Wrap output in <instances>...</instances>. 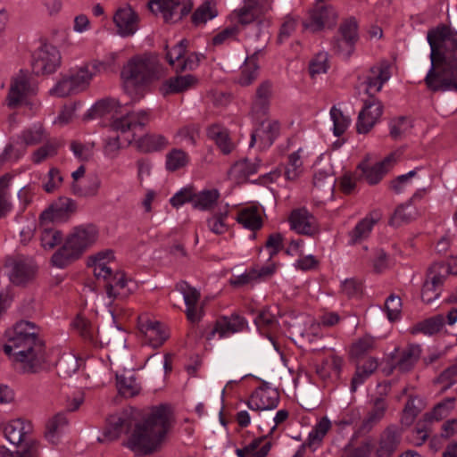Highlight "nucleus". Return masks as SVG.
<instances>
[{
	"label": "nucleus",
	"instance_id": "nucleus-1",
	"mask_svg": "<svg viewBox=\"0 0 457 457\" xmlns=\"http://www.w3.org/2000/svg\"><path fill=\"white\" fill-rule=\"evenodd\" d=\"M138 411L133 408L110 415L104 436L113 441L121 434L129 433L134 427L126 445L136 455H147L161 445L171 426V415L168 405L160 404L152 407L142 422H138Z\"/></svg>",
	"mask_w": 457,
	"mask_h": 457
},
{
	"label": "nucleus",
	"instance_id": "nucleus-2",
	"mask_svg": "<svg viewBox=\"0 0 457 457\" xmlns=\"http://www.w3.org/2000/svg\"><path fill=\"white\" fill-rule=\"evenodd\" d=\"M431 48L429 69L425 83L434 91H457V32L441 24L427 34Z\"/></svg>",
	"mask_w": 457,
	"mask_h": 457
},
{
	"label": "nucleus",
	"instance_id": "nucleus-3",
	"mask_svg": "<svg viewBox=\"0 0 457 457\" xmlns=\"http://www.w3.org/2000/svg\"><path fill=\"white\" fill-rule=\"evenodd\" d=\"M40 328L33 322L20 320L12 336L4 345V352L19 363L24 373H37L46 361V344L39 337Z\"/></svg>",
	"mask_w": 457,
	"mask_h": 457
},
{
	"label": "nucleus",
	"instance_id": "nucleus-4",
	"mask_svg": "<svg viewBox=\"0 0 457 457\" xmlns=\"http://www.w3.org/2000/svg\"><path fill=\"white\" fill-rule=\"evenodd\" d=\"M150 121V112L141 110L138 112H129L120 118L114 119L111 123V128L115 131L126 133L132 132V138L129 139L131 143L135 141L137 150L143 153H151L159 151L166 144V138L162 135L145 134L136 138L137 130H141Z\"/></svg>",
	"mask_w": 457,
	"mask_h": 457
},
{
	"label": "nucleus",
	"instance_id": "nucleus-5",
	"mask_svg": "<svg viewBox=\"0 0 457 457\" xmlns=\"http://www.w3.org/2000/svg\"><path fill=\"white\" fill-rule=\"evenodd\" d=\"M97 237L98 229L93 224L74 228L63 245L52 255L53 265L63 269L71 264L96 242Z\"/></svg>",
	"mask_w": 457,
	"mask_h": 457
},
{
	"label": "nucleus",
	"instance_id": "nucleus-6",
	"mask_svg": "<svg viewBox=\"0 0 457 457\" xmlns=\"http://www.w3.org/2000/svg\"><path fill=\"white\" fill-rule=\"evenodd\" d=\"M163 75V68L155 54H144L129 60L121 71L125 86H143L159 79Z\"/></svg>",
	"mask_w": 457,
	"mask_h": 457
},
{
	"label": "nucleus",
	"instance_id": "nucleus-7",
	"mask_svg": "<svg viewBox=\"0 0 457 457\" xmlns=\"http://www.w3.org/2000/svg\"><path fill=\"white\" fill-rule=\"evenodd\" d=\"M76 203L70 198H60L55 204H51L40 215V241L46 250H52L62 242V231L52 227L54 221L67 219L69 213L74 212Z\"/></svg>",
	"mask_w": 457,
	"mask_h": 457
},
{
	"label": "nucleus",
	"instance_id": "nucleus-8",
	"mask_svg": "<svg viewBox=\"0 0 457 457\" xmlns=\"http://www.w3.org/2000/svg\"><path fill=\"white\" fill-rule=\"evenodd\" d=\"M106 68V64L100 62H95L92 64V70H90L89 66L86 64L79 68L77 71H71L69 75L63 77L56 83L50 92L52 95L59 97H64L82 92L88 87L90 81L96 73L105 71Z\"/></svg>",
	"mask_w": 457,
	"mask_h": 457
},
{
	"label": "nucleus",
	"instance_id": "nucleus-9",
	"mask_svg": "<svg viewBox=\"0 0 457 457\" xmlns=\"http://www.w3.org/2000/svg\"><path fill=\"white\" fill-rule=\"evenodd\" d=\"M61 64L59 50L53 45L43 44L33 54L32 71L36 75L54 73Z\"/></svg>",
	"mask_w": 457,
	"mask_h": 457
},
{
	"label": "nucleus",
	"instance_id": "nucleus-10",
	"mask_svg": "<svg viewBox=\"0 0 457 457\" xmlns=\"http://www.w3.org/2000/svg\"><path fill=\"white\" fill-rule=\"evenodd\" d=\"M358 24L354 18H349L343 21L338 29V36L332 42V49L336 54L345 58L351 56L354 50V45L358 40Z\"/></svg>",
	"mask_w": 457,
	"mask_h": 457
},
{
	"label": "nucleus",
	"instance_id": "nucleus-11",
	"mask_svg": "<svg viewBox=\"0 0 457 457\" xmlns=\"http://www.w3.org/2000/svg\"><path fill=\"white\" fill-rule=\"evenodd\" d=\"M180 4V0H150L148 7L153 13L161 12L165 22H173L182 20L193 8L191 2L183 3L179 14L176 20H173L177 14V8Z\"/></svg>",
	"mask_w": 457,
	"mask_h": 457
},
{
	"label": "nucleus",
	"instance_id": "nucleus-12",
	"mask_svg": "<svg viewBox=\"0 0 457 457\" xmlns=\"http://www.w3.org/2000/svg\"><path fill=\"white\" fill-rule=\"evenodd\" d=\"M383 112V105L381 102L370 96L364 101L362 110L359 112L356 124L357 132L360 134H367L376 124Z\"/></svg>",
	"mask_w": 457,
	"mask_h": 457
},
{
	"label": "nucleus",
	"instance_id": "nucleus-13",
	"mask_svg": "<svg viewBox=\"0 0 457 457\" xmlns=\"http://www.w3.org/2000/svg\"><path fill=\"white\" fill-rule=\"evenodd\" d=\"M369 160L370 155L367 154L364 160L358 164L356 170L357 171H361L359 177L361 179L365 178L370 185L378 184L387 172V166L395 162L394 154H389L383 161L377 162L371 167L368 164Z\"/></svg>",
	"mask_w": 457,
	"mask_h": 457
},
{
	"label": "nucleus",
	"instance_id": "nucleus-14",
	"mask_svg": "<svg viewBox=\"0 0 457 457\" xmlns=\"http://www.w3.org/2000/svg\"><path fill=\"white\" fill-rule=\"evenodd\" d=\"M337 19V13L331 5H320L317 4L310 14V22L304 23L305 29L312 32H318L324 28H332Z\"/></svg>",
	"mask_w": 457,
	"mask_h": 457
},
{
	"label": "nucleus",
	"instance_id": "nucleus-15",
	"mask_svg": "<svg viewBox=\"0 0 457 457\" xmlns=\"http://www.w3.org/2000/svg\"><path fill=\"white\" fill-rule=\"evenodd\" d=\"M289 222L291 228L298 234L313 236L319 232L316 218L305 208L293 210Z\"/></svg>",
	"mask_w": 457,
	"mask_h": 457
},
{
	"label": "nucleus",
	"instance_id": "nucleus-16",
	"mask_svg": "<svg viewBox=\"0 0 457 457\" xmlns=\"http://www.w3.org/2000/svg\"><path fill=\"white\" fill-rule=\"evenodd\" d=\"M421 349L419 345L410 344L403 350L395 348L391 353L390 360L395 361V367L401 373L411 371L420 358Z\"/></svg>",
	"mask_w": 457,
	"mask_h": 457
},
{
	"label": "nucleus",
	"instance_id": "nucleus-17",
	"mask_svg": "<svg viewBox=\"0 0 457 457\" xmlns=\"http://www.w3.org/2000/svg\"><path fill=\"white\" fill-rule=\"evenodd\" d=\"M246 326V321L244 317L237 313L230 316H222L219 318L211 332L207 335V340H211L216 333L223 337L228 334H234L242 331Z\"/></svg>",
	"mask_w": 457,
	"mask_h": 457
},
{
	"label": "nucleus",
	"instance_id": "nucleus-18",
	"mask_svg": "<svg viewBox=\"0 0 457 457\" xmlns=\"http://www.w3.org/2000/svg\"><path fill=\"white\" fill-rule=\"evenodd\" d=\"M33 94L27 76L21 73L12 80L7 96V104L10 108H16L22 101Z\"/></svg>",
	"mask_w": 457,
	"mask_h": 457
},
{
	"label": "nucleus",
	"instance_id": "nucleus-19",
	"mask_svg": "<svg viewBox=\"0 0 457 457\" xmlns=\"http://www.w3.org/2000/svg\"><path fill=\"white\" fill-rule=\"evenodd\" d=\"M113 21L118 28V32L122 37H128L137 31L138 16L130 6H126L117 10Z\"/></svg>",
	"mask_w": 457,
	"mask_h": 457
},
{
	"label": "nucleus",
	"instance_id": "nucleus-20",
	"mask_svg": "<svg viewBox=\"0 0 457 457\" xmlns=\"http://www.w3.org/2000/svg\"><path fill=\"white\" fill-rule=\"evenodd\" d=\"M436 265L429 269L427 279L423 283L421 299L426 303H430L440 295L445 280V277L436 272Z\"/></svg>",
	"mask_w": 457,
	"mask_h": 457
},
{
	"label": "nucleus",
	"instance_id": "nucleus-21",
	"mask_svg": "<svg viewBox=\"0 0 457 457\" xmlns=\"http://www.w3.org/2000/svg\"><path fill=\"white\" fill-rule=\"evenodd\" d=\"M279 402V395L276 390L255 391L253 392L246 404L253 411H266L275 409Z\"/></svg>",
	"mask_w": 457,
	"mask_h": 457
},
{
	"label": "nucleus",
	"instance_id": "nucleus-22",
	"mask_svg": "<svg viewBox=\"0 0 457 457\" xmlns=\"http://www.w3.org/2000/svg\"><path fill=\"white\" fill-rule=\"evenodd\" d=\"M401 443V434L396 428L388 427L381 434L376 457H392Z\"/></svg>",
	"mask_w": 457,
	"mask_h": 457
},
{
	"label": "nucleus",
	"instance_id": "nucleus-23",
	"mask_svg": "<svg viewBox=\"0 0 457 457\" xmlns=\"http://www.w3.org/2000/svg\"><path fill=\"white\" fill-rule=\"evenodd\" d=\"M278 133L279 124L278 121H262L251 135L250 147L254 145L257 138L260 139L263 146H270Z\"/></svg>",
	"mask_w": 457,
	"mask_h": 457
},
{
	"label": "nucleus",
	"instance_id": "nucleus-24",
	"mask_svg": "<svg viewBox=\"0 0 457 457\" xmlns=\"http://www.w3.org/2000/svg\"><path fill=\"white\" fill-rule=\"evenodd\" d=\"M197 84V79L191 74L175 76L166 79L160 87L163 96L179 94L193 87Z\"/></svg>",
	"mask_w": 457,
	"mask_h": 457
},
{
	"label": "nucleus",
	"instance_id": "nucleus-25",
	"mask_svg": "<svg viewBox=\"0 0 457 457\" xmlns=\"http://www.w3.org/2000/svg\"><path fill=\"white\" fill-rule=\"evenodd\" d=\"M5 438L12 445L21 446L23 449L28 448V445L35 442L29 439L25 426L22 420H15L9 422L4 428Z\"/></svg>",
	"mask_w": 457,
	"mask_h": 457
},
{
	"label": "nucleus",
	"instance_id": "nucleus-26",
	"mask_svg": "<svg viewBox=\"0 0 457 457\" xmlns=\"http://www.w3.org/2000/svg\"><path fill=\"white\" fill-rule=\"evenodd\" d=\"M177 289L179 290L184 296L185 303L187 305V317L191 322H195L199 320L196 312V304L200 299V292L191 287L186 281H180L177 284Z\"/></svg>",
	"mask_w": 457,
	"mask_h": 457
},
{
	"label": "nucleus",
	"instance_id": "nucleus-27",
	"mask_svg": "<svg viewBox=\"0 0 457 457\" xmlns=\"http://www.w3.org/2000/svg\"><path fill=\"white\" fill-rule=\"evenodd\" d=\"M37 267L30 262L20 260L14 262L10 279L16 286L30 282L36 275Z\"/></svg>",
	"mask_w": 457,
	"mask_h": 457
},
{
	"label": "nucleus",
	"instance_id": "nucleus-28",
	"mask_svg": "<svg viewBox=\"0 0 457 457\" xmlns=\"http://www.w3.org/2000/svg\"><path fill=\"white\" fill-rule=\"evenodd\" d=\"M389 69L390 65L387 61H382L379 65L370 68V71L372 76L368 77L366 79V93L370 96H372L370 90L373 87H375L376 92H378L381 90L383 84L389 79Z\"/></svg>",
	"mask_w": 457,
	"mask_h": 457
},
{
	"label": "nucleus",
	"instance_id": "nucleus-29",
	"mask_svg": "<svg viewBox=\"0 0 457 457\" xmlns=\"http://www.w3.org/2000/svg\"><path fill=\"white\" fill-rule=\"evenodd\" d=\"M386 403L384 398L378 397L374 401L372 410L368 413L367 417L361 422L356 434L364 435L369 433L372 428L381 420L386 410Z\"/></svg>",
	"mask_w": 457,
	"mask_h": 457
},
{
	"label": "nucleus",
	"instance_id": "nucleus-30",
	"mask_svg": "<svg viewBox=\"0 0 457 457\" xmlns=\"http://www.w3.org/2000/svg\"><path fill=\"white\" fill-rule=\"evenodd\" d=\"M419 196V194L416 193L405 204H399L393 215L389 220V225L393 227H399L402 224L409 223L416 218L417 212L410 209L412 204V200Z\"/></svg>",
	"mask_w": 457,
	"mask_h": 457
},
{
	"label": "nucleus",
	"instance_id": "nucleus-31",
	"mask_svg": "<svg viewBox=\"0 0 457 457\" xmlns=\"http://www.w3.org/2000/svg\"><path fill=\"white\" fill-rule=\"evenodd\" d=\"M238 223L251 230H258L262 227V219L257 206L242 209L237 217Z\"/></svg>",
	"mask_w": 457,
	"mask_h": 457
},
{
	"label": "nucleus",
	"instance_id": "nucleus-32",
	"mask_svg": "<svg viewBox=\"0 0 457 457\" xmlns=\"http://www.w3.org/2000/svg\"><path fill=\"white\" fill-rule=\"evenodd\" d=\"M207 136L215 142L223 154H228L232 151L233 145L226 129L218 124H213L208 128Z\"/></svg>",
	"mask_w": 457,
	"mask_h": 457
},
{
	"label": "nucleus",
	"instance_id": "nucleus-33",
	"mask_svg": "<svg viewBox=\"0 0 457 457\" xmlns=\"http://www.w3.org/2000/svg\"><path fill=\"white\" fill-rule=\"evenodd\" d=\"M113 272L110 267L106 265V262H102L98 264V266L94 267V275L97 278H104L106 281L105 291L110 298H116L118 295H121L123 297H127L129 295L132 293L130 288H128L127 293L115 292L113 290V284L111 281V278L113 277Z\"/></svg>",
	"mask_w": 457,
	"mask_h": 457
},
{
	"label": "nucleus",
	"instance_id": "nucleus-34",
	"mask_svg": "<svg viewBox=\"0 0 457 457\" xmlns=\"http://www.w3.org/2000/svg\"><path fill=\"white\" fill-rule=\"evenodd\" d=\"M219 198L220 193L217 189L203 190L195 193L193 206L203 211L212 210L216 205Z\"/></svg>",
	"mask_w": 457,
	"mask_h": 457
},
{
	"label": "nucleus",
	"instance_id": "nucleus-35",
	"mask_svg": "<svg viewBox=\"0 0 457 457\" xmlns=\"http://www.w3.org/2000/svg\"><path fill=\"white\" fill-rule=\"evenodd\" d=\"M445 318L443 315L438 314L428 318L423 321L417 323L411 330V333L415 335L417 333H423L425 335H434L440 331L444 326Z\"/></svg>",
	"mask_w": 457,
	"mask_h": 457
},
{
	"label": "nucleus",
	"instance_id": "nucleus-36",
	"mask_svg": "<svg viewBox=\"0 0 457 457\" xmlns=\"http://www.w3.org/2000/svg\"><path fill=\"white\" fill-rule=\"evenodd\" d=\"M272 85L269 80L262 82L256 89L253 109L255 112H266L271 96Z\"/></svg>",
	"mask_w": 457,
	"mask_h": 457
},
{
	"label": "nucleus",
	"instance_id": "nucleus-37",
	"mask_svg": "<svg viewBox=\"0 0 457 457\" xmlns=\"http://www.w3.org/2000/svg\"><path fill=\"white\" fill-rule=\"evenodd\" d=\"M116 381L118 391L124 397H133L140 392L141 387L132 375L116 374Z\"/></svg>",
	"mask_w": 457,
	"mask_h": 457
},
{
	"label": "nucleus",
	"instance_id": "nucleus-38",
	"mask_svg": "<svg viewBox=\"0 0 457 457\" xmlns=\"http://www.w3.org/2000/svg\"><path fill=\"white\" fill-rule=\"evenodd\" d=\"M68 424V420L63 413H57L46 425V438L53 445L59 442V435Z\"/></svg>",
	"mask_w": 457,
	"mask_h": 457
},
{
	"label": "nucleus",
	"instance_id": "nucleus-39",
	"mask_svg": "<svg viewBox=\"0 0 457 457\" xmlns=\"http://www.w3.org/2000/svg\"><path fill=\"white\" fill-rule=\"evenodd\" d=\"M145 327V337L154 348L160 347L167 340L168 335L162 329L158 321H147Z\"/></svg>",
	"mask_w": 457,
	"mask_h": 457
},
{
	"label": "nucleus",
	"instance_id": "nucleus-40",
	"mask_svg": "<svg viewBox=\"0 0 457 457\" xmlns=\"http://www.w3.org/2000/svg\"><path fill=\"white\" fill-rule=\"evenodd\" d=\"M356 362V373L355 377L352 379V389H356V384H361L372 374L378 368V361L375 358L370 357L362 365Z\"/></svg>",
	"mask_w": 457,
	"mask_h": 457
},
{
	"label": "nucleus",
	"instance_id": "nucleus-41",
	"mask_svg": "<svg viewBox=\"0 0 457 457\" xmlns=\"http://www.w3.org/2000/svg\"><path fill=\"white\" fill-rule=\"evenodd\" d=\"M456 398L455 397H447L444 401L438 403L432 410V411L428 412L424 415L425 420H440L445 418L449 412L453 409Z\"/></svg>",
	"mask_w": 457,
	"mask_h": 457
},
{
	"label": "nucleus",
	"instance_id": "nucleus-42",
	"mask_svg": "<svg viewBox=\"0 0 457 457\" xmlns=\"http://www.w3.org/2000/svg\"><path fill=\"white\" fill-rule=\"evenodd\" d=\"M187 162L188 155L181 149H172L166 156V169L170 171L184 168Z\"/></svg>",
	"mask_w": 457,
	"mask_h": 457
},
{
	"label": "nucleus",
	"instance_id": "nucleus-43",
	"mask_svg": "<svg viewBox=\"0 0 457 457\" xmlns=\"http://www.w3.org/2000/svg\"><path fill=\"white\" fill-rule=\"evenodd\" d=\"M120 107V105L119 102L113 98L102 99L95 104V105L90 110L89 115L92 117H101L112 112L117 113V109Z\"/></svg>",
	"mask_w": 457,
	"mask_h": 457
},
{
	"label": "nucleus",
	"instance_id": "nucleus-44",
	"mask_svg": "<svg viewBox=\"0 0 457 457\" xmlns=\"http://www.w3.org/2000/svg\"><path fill=\"white\" fill-rule=\"evenodd\" d=\"M217 16L216 9L211 6L210 2H204L192 14L191 20L195 25L205 23L208 20Z\"/></svg>",
	"mask_w": 457,
	"mask_h": 457
},
{
	"label": "nucleus",
	"instance_id": "nucleus-45",
	"mask_svg": "<svg viewBox=\"0 0 457 457\" xmlns=\"http://www.w3.org/2000/svg\"><path fill=\"white\" fill-rule=\"evenodd\" d=\"M330 116L334 123V135L340 137L345 133L350 124V119L345 116L340 109L333 106L330 110Z\"/></svg>",
	"mask_w": 457,
	"mask_h": 457
},
{
	"label": "nucleus",
	"instance_id": "nucleus-46",
	"mask_svg": "<svg viewBox=\"0 0 457 457\" xmlns=\"http://www.w3.org/2000/svg\"><path fill=\"white\" fill-rule=\"evenodd\" d=\"M256 55L257 53H254L249 59V62H247L245 67L242 70L241 75L237 80L241 86H249L256 79L258 75V65L255 62H253V60Z\"/></svg>",
	"mask_w": 457,
	"mask_h": 457
},
{
	"label": "nucleus",
	"instance_id": "nucleus-47",
	"mask_svg": "<svg viewBox=\"0 0 457 457\" xmlns=\"http://www.w3.org/2000/svg\"><path fill=\"white\" fill-rule=\"evenodd\" d=\"M20 138L26 145H35L46 138L45 129L42 126L29 128L22 131Z\"/></svg>",
	"mask_w": 457,
	"mask_h": 457
},
{
	"label": "nucleus",
	"instance_id": "nucleus-48",
	"mask_svg": "<svg viewBox=\"0 0 457 457\" xmlns=\"http://www.w3.org/2000/svg\"><path fill=\"white\" fill-rule=\"evenodd\" d=\"M373 338L370 337L360 338L357 342L353 344L350 350V357L357 361L373 347Z\"/></svg>",
	"mask_w": 457,
	"mask_h": 457
},
{
	"label": "nucleus",
	"instance_id": "nucleus-49",
	"mask_svg": "<svg viewBox=\"0 0 457 457\" xmlns=\"http://www.w3.org/2000/svg\"><path fill=\"white\" fill-rule=\"evenodd\" d=\"M331 428V422L327 417H323L316 424L312 432L309 434V445L320 443Z\"/></svg>",
	"mask_w": 457,
	"mask_h": 457
},
{
	"label": "nucleus",
	"instance_id": "nucleus-50",
	"mask_svg": "<svg viewBox=\"0 0 457 457\" xmlns=\"http://www.w3.org/2000/svg\"><path fill=\"white\" fill-rule=\"evenodd\" d=\"M228 209L225 207L224 211L215 213L207 220V224L211 231L218 235L227 231L228 227L224 221L228 217Z\"/></svg>",
	"mask_w": 457,
	"mask_h": 457
},
{
	"label": "nucleus",
	"instance_id": "nucleus-51",
	"mask_svg": "<svg viewBox=\"0 0 457 457\" xmlns=\"http://www.w3.org/2000/svg\"><path fill=\"white\" fill-rule=\"evenodd\" d=\"M266 439V436H259L253 439L249 445H247V448L251 453L250 457H266L271 448V443L270 441L265 442L262 446V443Z\"/></svg>",
	"mask_w": 457,
	"mask_h": 457
},
{
	"label": "nucleus",
	"instance_id": "nucleus-52",
	"mask_svg": "<svg viewBox=\"0 0 457 457\" xmlns=\"http://www.w3.org/2000/svg\"><path fill=\"white\" fill-rule=\"evenodd\" d=\"M38 447L37 442L28 445V448L12 453L4 446H0V457H38Z\"/></svg>",
	"mask_w": 457,
	"mask_h": 457
},
{
	"label": "nucleus",
	"instance_id": "nucleus-53",
	"mask_svg": "<svg viewBox=\"0 0 457 457\" xmlns=\"http://www.w3.org/2000/svg\"><path fill=\"white\" fill-rule=\"evenodd\" d=\"M401 307L402 300L398 295H391L387 297L385 303V310L390 321H395L399 318Z\"/></svg>",
	"mask_w": 457,
	"mask_h": 457
},
{
	"label": "nucleus",
	"instance_id": "nucleus-54",
	"mask_svg": "<svg viewBox=\"0 0 457 457\" xmlns=\"http://www.w3.org/2000/svg\"><path fill=\"white\" fill-rule=\"evenodd\" d=\"M328 69V54L319 53L310 62L309 71L313 78L316 75L327 72Z\"/></svg>",
	"mask_w": 457,
	"mask_h": 457
},
{
	"label": "nucleus",
	"instance_id": "nucleus-55",
	"mask_svg": "<svg viewBox=\"0 0 457 457\" xmlns=\"http://www.w3.org/2000/svg\"><path fill=\"white\" fill-rule=\"evenodd\" d=\"M100 186L101 181L98 179H96L94 182L87 188H82L79 187L77 181L73 180L71 189V192L77 196L91 197L97 195Z\"/></svg>",
	"mask_w": 457,
	"mask_h": 457
},
{
	"label": "nucleus",
	"instance_id": "nucleus-56",
	"mask_svg": "<svg viewBox=\"0 0 457 457\" xmlns=\"http://www.w3.org/2000/svg\"><path fill=\"white\" fill-rule=\"evenodd\" d=\"M57 149L58 145L46 143L34 152L32 160L35 163H40L46 158L54 156L57 154Z\"/></svg>",
	"mask_w": 457,
	"mask_h": 457
},
{
	"label": "nucleus",
	"instance_id": "nucleus-57",
	"mask_svg": "<svg viewBox=\"0 0 457 457\" xmlns=\"http://www.w3.org/2000/svg\"><path fill=\"white\" fill-rule=\"evenodd\" d=\"M276 322L277 320L275 316L270 313L268 308H264L260 311L254 319V323L260 330L263 328H270L276 324Z\"/></svg>",
	"mask_w": 457,
	"mask_h": 457
},
{
	"label": "nucleus",
	"instance_id": "nucleus-58",
	"mask_svg": "<svg viewBox=\"0 0 457 457\" xmlns=\"http://www.w3.org/2000/svg\"><path fill=\"white\" fill-rule=\"evenodd\" d=\"M195 192L193 187L182 188L180 191L176 193L173 197L170 200V204L173 207H179L187 202L193 204Z\"/></svg>",
	"mask_w": 457,
	"mask_h": 457
},
{
	"label": "nucleus",
	"instance_id": "nucleus-59",
	"mask_svg": "<svg viewBox=\"0 0 457 457\" xmlns=\"http://www.w3.org/2000/svg\"><path fill=\"white\" fill-rule=\"evenodd\" d=\"M205 59V55L198 53H191L188 56L178 65L177 71H193L197 68L202 60Z\"/></svg>",
	"mask_w": 457,
	"mask_h": 457
},
{
	"label": "nucleus",
	"instance_id": "nucleus-60",
	"mask_svg": "<svg viewBox=\"0 0 457 457\" xmlns=\"http://www.w3.org/2000/svg\"><path fill=\"white\" fill-rule=\"evenodd\" d=\"M73 326L79 333L81 337L90 342L93 341V331L89 320L80 316H78L73 322Z\"/></svg>",
	"mask_w": 457,
	"mask_h": 457
},
{
	"label": "nucleus",
	"instance_id": "nucleus-61",
	"mask_svg": "<svg viewBox=\"0 0 457 457\" xmlns=\"http://www.w3.org/2000/svg\"><path fill=\"white\" fill-rule=\"evenodd\" d=\"M297 21L291 16H287L281 25L277 42L282 44L295 30Z\"/></svg>",
	"mask_w": 457,
	"mask_h": 457
},
{
	"label": "nucleus",
	"instance_id": "nucleus-62",
	"mask_svg": "<svg viewBox=\"0 0 457 457\" xmlns=\"http://www.w3.org/2000/svg\"><path fill=\"white\" fill-rule=\"evenodd\" d=\"M342 290L348 297L359 296L362 294V283L354 278L345 279Z\"/></svg>",
	"mask_w": 457,
	"mask_h": 457
},
{
	"label": "nucleus",
	"instance_id": "nucleus-63",
	"mask_svg": "<svg viewBox=\"0 0 457 457\" xmlns=\"http://www.w3.org/2000/svg\"><path fill=\"white\" fill-rule=\"evenodd\" d=\"M198 129L195 126H185L179 129L177 137L191 145H195L198 137Z\"/></svg>",
	"mask_w": 457,
	"mask_h": 457
},
{
	"label": "nucleus",
	"instance_id": "nucleus-64",
	"mask_svg": "<svg viewBox=\"0 0 457 457\" xmlns=\"http://www.w3.org/2000/svg\"><path fill=\"white\" fill-rule=\"evenodd\" d=\"M372 445L370 442H363L358 447L347 446L344 457H368L371 453Z\"/></svg>",
	"mask_w": 457,
	"mask_h": 457
}]
</instances>
